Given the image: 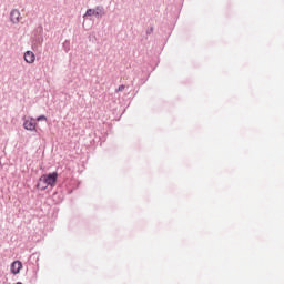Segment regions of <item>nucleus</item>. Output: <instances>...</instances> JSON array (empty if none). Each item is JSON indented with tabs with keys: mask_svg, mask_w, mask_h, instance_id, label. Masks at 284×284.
<instances>
[{
	"mask_svg": "<svg viewBox=\"0 0 284 284\" xmlns=\"http://www.w3.org/2000/svg\"><path fill=\"white\" fill-rule=\"evenodd\" d=\"M59 173L57 172L43 174L39 179L38 187H41V190H48V186L54 187L57 185Z\"/></svg>",
	"mask_w": 284,
	"mask_h": 284,
	"instance_id": "1",
	"label": "nucleus"
},
{
	"mask_svg": "<svg viewBox=\"0 0 284 284\" xmlns=\"http://www.w3.org/2000/svg\"><path fill=\"white\" fill-rule=\"evenodd\" d=\"M23 128L29 132H34V130H37V121L34 120V118L24 119Z\"/></svg>",
	"mask_w": 284,
	"mask_h": 284,
	"instance_id": "2",
	"label": "nucleus"
},
{
	"mask_svg": "<svg viewBox=\"0 0 284 284\" xmlns=\"http://www.w3.org/2000/svg\"><path fill=\"white\" fill-rule=\"evenodd\" d=\"M103 14V8L97 7L95 9L87 10L84 17H101Z\"/></svg>",
	"mask_w": 284,
	"mask_h": 284,
	"instance_id": "3",
	"label": "nucleus"
},
{
	"mask_svg": "<svg viewBox=\"0 0 284 284\" xmlns=\"http://www.w3.org/2000/svg\"><path fill=\"white\" fill-rule=\"evenodd\" d=\"M10 21L13 23H19L21 21V12L17 9H13L10 12Z\"/></svg>",
	"mask_w": 284,
	"mask_h": 284,
	"instance_id": "4",
	"label": "nucleus"
},
{
	"mask_svg": "<svg viewBox=\"0 0 284 284\" xmlns=\"http://www.w3.org/2000/svg\"><path fill=\"white\" fill-rule=\"evenodd\" d=\"M23 267V264L21 263V261H14L11 264V274H19V272H21Z\"/></svg>",
	"mask_w": 284,
	"mask_h": 284,
	"instance_id": "5",
	"label": "nucleus"
},
{
	"mask_svg": "<svg viewBox=\"0 0 284 284\" xmlns=\"http://www.w3.org/2000/svg\"><path fill=\"white\" fill-rule=\"evenodd\" d=\"M23 59L26 63H34V61H37V55H34V52L32 51H27L23 55Z\"/></svg>",
	"mask_w": 284,
	"mask_h": 284,
	"instance_id": "6",
	"label": "nucleus"
},
{
	"mask_svg": "<svg viewBox=\"0 0 284 284\" xmlns=\"http://www.w3.org/2000/svg\"><path fill=\"white\" fill-rule=\"evenodd\" d=\"M123 90H125V85L121 84L115 92H123Z\"/></svg>",
	"mask_w": 284,
	"mask_h": 284,
	"instance_id": "7",
	"label": "nucleus"
},
{
	"mask_svg": "<svg viewBox=\"0 0 284 284\" xmlns=\"http://www.w3.org/2000/svg\"><path fill=\"white\" fill-rule=\"evenodd\" d=\"M37 121H48V118H45V115H40L37 118Z\"/></svg>",
	"mask_w": 284,
	"mask_h": 284,
	"instance_id": "8",
	"label": "nucleus"
}]
</instances>
